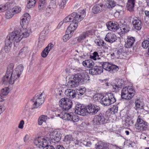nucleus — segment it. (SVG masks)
Segmentation results:
<instances>
[{"label":"nucleus","mask_w":149,"mask_h":149,"mask_svg":"<svg viewBox=\"0 0 149 149\" xmlns=\"http://www.w3.org/2000/svg\"><path fill=\"white\" fill-rule=\"evenodd\" d=\"M14 65L13 63L10 64L7 67L6 73L2 79L1 81L4 84L8 83L13 84L15 81L19 78L22 72L24 67L22 64H20L13 71Z\"/></svg>","instance_id":"1"},{"label":"nucleus","mask_w":149,"mask_h":149,"mask_svg":"<svg viewBox=\"0 0 149 149\" xmlns=\"http://www.w3.org/2000/svg\"><path fill=\"white\" fill-rule=\"evenodd\" d=\"M31 31L29 29H18L17 30L13 31L8 35L6 37L8 40L12 42L18 43L23 38H27L30 34Z\"/></svg>","instance_id":"2"},{"label":"nucleus","mask_w":149,"mask_h":149,"mask_svg":"<svg viewBox=\"0 0 149 149\" xmlns=\"http://www.w3.org/2000/svg\"><path fill=\"white\" fill-rule=\"evenodd\" d=\"M88 75L83 72L78 73L74 75L72 80H70L67 85L69 87L74 88L77 87L79 83L85 84L89 82Z\"/></svg>","instance_id":"3"},{"label":"nucleus","mask_w":149,"mask_h":149,"mask_svg":"<svg viewBox=\"0 0 149 149\" xmlns=\"http://www.w3.org/2000/svg\"><path fill=\"white\" fill-rule=\"evenodd\" d=\"M86 9H85L80 10L79 12L78 13H73L64 19L63 22H71L70 24V25L74 22V23L76 22L77 27L78 23L82 20L85 17L86 14Z\"/></svg>","instance_id":"4"},{"label":"nucleus","mask_w":149,"mask_h":149,"mask_svg":"<svg viewBox=\"0 0 149 149\" xmlns=\"http://www.w3.org/2000/svg\"><path fill=\"white\" fill-rule=\"evenodd\" d=\"M136 92L132 87L129 86L124 87L121 92V97L123 99L130 100L132 98Z\"/></svg>","instance_id":"5"},{"label":"nucleus","mask_w":149,"mask_h":149,"mask_svg":"<svg viewBox=\"0 0 149 149\" xmlns=\"http://www.w3.org/2000/svg\"><path fill=\"white\" fill-rule=\"evenodd\" d=\"M108 117L107 115L103 113H100L95 116L93 120V124L95 125H101L107 123Z\"/></svg>","instance_id":"6"},{"label":"nucleus","mask_w":149,"mask_h":149,"mask_svg":"<svg viewBox=\"0 0 149 149\" xmlns=\"http://www.w3.org/2000/svg\"><path fill=\"white\" fill-rule=\"evenodd\" d=\"M116 100L113 93H108L102 98L100 102L105 106H108L116 102Z\"/></svg>","instance_id":"7"},{"label":"nucleus","mask_w":149,"mask_h":149,"mask_svg":"<svg viewBox=\"0 0 149 149\" xmlns=\"http://www.w3.org/2000/svg\"><path fill=\"white\" fill-rule=\"evenodd\" d=\"M43 93L41 94H36L31 100L32 102L33 108L32 109L37 108L43 103L45 101V98L42 97Z\"/></svg>","instance_id":"8"},{"label":"nucleus","mask_w":149,"mask_h":149,"mask_svg":"<svg viewBox=\"0 0 149 149\" xmlns=\"http://www.w3.org/2000/svg\"><path fill=\"white\" fill-rule=\"evenodd\" d=\"M74 22L68 27L66 32V34L63 37V40L66 42L70 39L73 35L74 32L77 27V24Z\"/></svg>","instance_id":"9"},{"label":"nucleus","mask_w":149,"mask_h":149,"mask_svg":"<svg viewBox=\"0 0 149 149\" xmlns=\"http://www.w3.org/2000/svg\"><path fill=\"white\" fill-rule=\"evenodd\" d=\"M38 0H28L27 7L28 8H31L34 6ZM47 4L46 0H39L38 8L42 11L46 6Z\"/></svg>","instance_id":"10"},{"label":"nucleus","mask_w":149,"mask_h":149,"mask_svg":"<svg viewBox=\"0 0 149 149\" xmlns=\"http://www.w3.org/2000/svg\"><path fill=\"white\" fill-rule=\"evenodd\" d=\"M135 126L138 132H142L146 130L148 127V123L142 120L140 116H139Z\"/></svg>","instance_id":"11"},{"label":"nucleus","mask_w":149,"mask_h":149,"mask_svg":"<svg viewBox=\"0 0 149 149\" xmlns=\"http://www.w3.org/2000/svg\"><path fill=\"white\" fill-rule=\"evenodd\" d=\"M75 113L83 116L86 115V109L84 105L79 102L75 103V106L74 108Z\"/></svg>","instance_id":"12"},{"label":"nucleus","mask_w":149,"mask_h":149,"mask_svg":"<svg viewBox=\"0 0 149 149\" xmlns=\"http://www.w3.org/2000/svg\"><path fill=\"white\" fill-rule=\"evenodd\" d=\"M101 64H102V68L103 70L104 69L106 70L113 73L117 71L118 69V67L114 65L109 63L107 62H101Z\"/></svg>","instance_id":"13"},{"label":"nucleus","mask_w":149,"mask_h":149,"mask_svg":"<svg viewBox=\"0 0 149 149\" xmlns=\"http://www.w3.org/2000/svg\"><path fill=\"white\" fill-rule=\"evenodd\" d=\"M60 106L62 109L65 110H68L72 106V101L68 98H63L61 99L59 102Z\"/></svg>","instance_id":"14"},{"label":"nucleus","mask_w":149,"mask_h":149,"mask_svg":"<svg viewBox=\"0 0 149 149\" xmlns=\"http://www.w3.org/2000/svg\"><path fill=\"white\" fill-rule=\"evenodd\" d=\"M61 135L59 132L56 131H52L49 134V139L54 143H58L60 141Z\"/></svg>","instance_id":"15"},{"label":"nucleus","mask_w":149,"mask_h":149,"mask_svg":"<svg viewBox=\"0 0 149 149\" xmlns=\"http://www.w3.org/2000/svg\"><path fill=\"white\" fill-rule=\"evenodd\" d=\"M47 140L43 136L38 137L34 140L35 145L40 148H43L47 146Z\"/></svg>","instance_id":"16"},{"label":"nucleus","mask_w":149,"mask_h":149,"mask_svg":"<svg viewBox=\"0 0 149 149\" xmlns=\"http://www.w3.org/2000/svg\"><path fill=\"white\" fill-rule=\"evenodd\" d=\"M86 115L89 113L90 115H95L100 110L99 107L93 104H90L87 106Z\"/></svg>","instance_id":"17"},{"label":"nucleus","mask_w":149,"mask_h":149,"mask_svg":"<svg viewBox=\"0 0 149 149\" xmlns=\"http://www.w3.org/2000/svg\"><path fill=\"white\" fill-rule=\"evenodd\" d=\"M90 74L92 75H97L101 74L103 72V68L100 66L96 65L93 67L89 70Z\"/></svg>","instance_id":"18"},{"label":"nucleus","mask_w":149,"mask_h":149,"mask_svg":"<svg viewBox=\"0 0 149 149\" xmlns=\"http://www.w3.org/2000/svg\"><path fill=\"white\" fill-rule=\"evenodd\" d=\"M95 32L94 30H91L83 32L77 38V41L78 42H81V41L85 39L89 35H92L95 33Z\"/></svg>","instance_id":"19"},{"label":"nucleus","mask_w":149,"mask_h":149,"mask_svg":"<svg viewBox=\"0 0 149 149\" xmlns=\"http://www.w3.org/2000/svg\"><path fill=\"white\" fill-rule=\"evenodd\" d=\"M116 35L113 33H108L106 35L104 39L110 43H113L116 41L117 39Z\"/></svg>","instance_id":"20"},{"label":"nucleus","mask_w":149,"mask_h":149,"mask_svg":"<svg viewBox=\"0 0 149 149\" xmlns=\"http://www.w3.org/2000/svg\"><path fill=\"white\" fill-rule=\"evenodd\" d=\"M106 26L108 29L109 30L115 31L119 29V25L116 22H110L106 24Z\"/></svg>","instance_id":"21"},{"label":"nucleus","mask_w":149,"mask_h":149,"mask_svg":"<svg viewBox=\"0 0 149 149\" xmlns=\"http://www.w3.org/2000/svg\"><path fill=\"white\" fill-rule=\"evenodd\" d=\"M105 6V5H104L103 4H95L92 8V12L94 14L100 13L104 10Z\"/></svg>","instance_id":"22"},{"label":"nucleus","mask_w":149,"mask_h":149,"mask_svg":"<svg viewBox=\"0 0 149 149\" xmlns=\"http://www.w3.org/2000/svg\"><path fill=\"white\" fill-rule=\"evenodd\" d=\"M134 29L137 30H140L142 26V24L141 20L136 17H134L132 22Z\"/></svg>","instance_id":"23"},{"label":"nucleus","mask_w":149,"mask_h":149,"mask_svg":"<svg viewBox=\"0 0 149 149\" xmlns=\"http://www.w3.org/2000/svg\"><path fill=\"white\" fill-rule=\"evenodd\" d=\"M135 41V40L134 38L133 37L127 38V41L125 42V47L127 48L132 47Z\"/></svg>","instance_id":"24"},{"label":"nucleus","mask_w":149,"mask_h":149,"mask_svg":"<svg viewBox=\"0 0 149 149\" xmlns=\"http://www.w3.org/2000/svg\"><path fill=\"white\" fill-rule=\"evenodd\" d=\"M54 45L52 43H49L42 52V56L44 58H45L48 54L49 52L52 49Z\"/></svg>","instance_id":"25"},{"label":"nucleus","mask_w":149,"mask_h":149,"mask_svg":"<svg viewBox=\"0 0 149 149\" xmlns=\"http://www.w3.org/2000/svg\"><path fill=\"white\" fill-rule=\"evenodd\" d=\"M66 117L68 120L72 121L73 122H77L79 120V117L76 115H74L72 113L66 114Z\"/></svg>","instance_id":"26"},{"label":"nucleus","mask_w":149,"mask_h":149,"mask_svg":"<svg viewBox=\"0 0 149 149\" xmlns=\"http://www.w3.org/2000/svg\"><path fill=\"white\" fill-rule=\"evenodd\" d=\"M75 141L74 138H73L72 135L69 134L65 136L63 141L66 144L69 145V146H74V145L72 144V143Z\"/></svg>","instance_id":"27"},{"label":"nucleus","mask_w":149,"mask_h":149,"mask_svg":"<svg viewBox=\"0 0 149 149\" xmlns=\"http://www.w3.org/2000/svg\"><path fill=\"white\" fill-rule=\"evenodd\" d=\"M65 94L67 97L71 99L74 98L77 95L76 91L71 89H67L65 91Z\"/></svg>","instance_id":"28"},{"label":"nucleus","mask_w":149,"mask_h":149,"mask_svg":"<svg viewBox=\"0 0 149 149\" xmlns=\"http://www.w3.org/2000/svg\"><path fill=\"white\" fill-rule=\"evenodd\" d=\"M12 42L6 38L5 40L4 50L6 53H8L10 51L12 45Z\"/></svg>","instance_id":"29"},{"label":"nucleus","mask_w":149,"mask_h":149,"mask_svg":"<svg viewBox=\"0 0 149 149\" xmlns=\"http://www.w3.org/2000/svg\"><path fill=\"white\" fill-rule=\"evenodd\" d=\"M83 65L85 67L88 68H92L94 65V63L91 60H87L82 62Z\"/></svg>","instance_id":"30"},{"label":"nucleus","mask_w":149,"mask_h":149,"mask_svg":"<svg viewBox=\"0 0 149 149\" xmlns=\"http://www.w3.org/2000/svg\"><path fill=\"white\" fill-rule=\"evenodd\" d=\"M96 148L97 149H109L108 145L106 143L102 142L98 143Z\"/></svg>","instance_id":"31"},{"label":"nucleus","mask_w":149,"mask_h":149,"mask_svg":"<svg viewBox=\"0 0 149 149\" xmlns=\"http://www.w3.org/2000/svg\"><path fill=\"white\" fill-rule=\"evenodd\" d=\"M136 0H128L127 7L129 9H132L134 7Z\"/></svg>","instance_id":"32"},{"label":"nucleus","mask_w":149,"mask_h":149,"mask_svg":"<svg viewBox=\"0 0 149 149\" xmlns=\"http://www.w3.org/2000/svg\"><path fill=\"white\" fill-rule=\"evenodd\" d=\"M135 107L137 109H143L144 104L142 102H140L137 100L135 102Z\"/></svg>","instance_id":"33"},{"label":"nucleus","mask_w":149,"mask_h":149,"mask_svg":"<svg viewBox=\"0 0 149 149\" xmlns=\"http://www.w3.org/2000/svg\"><path fill=\"white\" fill-rule=\"evenodd\" d=\"M122 27L120 28V30L122 33H127L130 31V28L126 24H122Z\"/></svg>","instance_id":"34"},{"label":"nucleus","mask_w":149,"mask_h":149,"mask_svg":"<svg viewBox=\"0 0 149 149\" xmlns=\"http://www.w3.org/2000/svg\"><path fill=\"white\" fill-rule=\"evenodd\" d=\"M95 43L97 46H102L103 47H106V44L102 40H96L95 41Z\"/></svg>","instance_id":"35"},{"label":"nucleus","mask_w":149,"mask_h":149,"mask_svg":"<svg viewBox=\"0 0 149 149\" xmlns=\"http://www.w3.org/2000/svg\"><path fill=\"white\" fill-rule=\"evenodd\" d=\"M47 116L44 115H42L39 117L38 120V124L39 125L42 124L43 122H45L47 119Z\"/></svg>","instance_id":"36"},{"label":"nucleus","mask_w":149,"mask_h":149,"mask_svg":"<svg viewBox=\"0 0 149 149\" xmlns=\"http://www.w3.org/2000/svg\"><path fill=\"white\" fill-rule=\"evenodd\" d=\"M90 57L91 59L94 60H96L97 59H100L98 53L96 51L94 52L92 55H90Z\"/></svg>","instance_id":"37"},{"label":"nucleus","mask_w":149,"mask_h":149,"mask_svg":"<svg viewBox=\"0 0 149 149\" xmlns=\"http://www.w3.org/2000/svg\"><path fill=\"white\" fill-rule=\"evenodd\" d=\"M29 14L27 13L24 14V16H23L20 22L21 25H24L26 23V21L27 20L28 16H29Z\"/></svg>","instance_id":"38"},{"label":"nucleus","mask_w":149,"mask_h":149,"mask_svg":"<svg viewBox=\"0 0 149 149\" xmlns=\"http://www.w3.org/2000/svg\"><path fill=\"white\" fill-rule=\"evenodd\" d=\"M106 7L110 8L114 7L116 6V3L113 1H110L106 3Z\"/></svg>","instance_id":"39"},{"label":"nucleus","mask_w":149,"mask_h":149,"mask_svg":"<svg viewBox=\"0 0 149 149\" xmlns=\"http://www.w3.org/2000/svg\"><path fill=\"white\" fill-rule=\"evenodd\" d=\"M86 91V89L85 88H81L76 92L77 95L81 96L84 95Z\"/></svg>","instance_id":"40"},{"label":"nucleus","mask_w":149,"mask_h":149,"mask_svg":"<svg viewBox=\"0 0 149 149\" xmlns=\"http://www.w3.org/2000/svg\"><path fill=\"white\" fill-rule=\"evenodd\" d=\"M51 1L49 3V5L48 7L51 10H53L55 9L57 7L56 4V1L55 0H51Z\"/></svg>","instance_id":"41"},{"label":"nucleus","mask_w":149,"mask_h":149,"mask_svg":"<svg viewBox=\"0 0 149 149\" xmlns=\"http://www.w3.org/2000/svg\"><path fill=\"white\" fill-rule=\"evenodd\" d=\"M11 9L8 11H7L5 14V17L7 19H9L11 18L14 15Z\"/></svg>","instance_id":"42"},{"label":"nucleus","mask_w":149,"mask_h":149,"mask_svg":"<svg viewBox=\"0 0 149 149\" xmlns=\"http://www.w3.org/2000/svg\"><path fill=\"white\" fill-rule=\"evenodd\" d=\"M9 88L8 87H5L2 89L1 92L3 95H6L9 93Z\"/></svg>","instance_id":"43"},{"label":"nucleus","mask_w":149,"mask_h":149,"mask_svg":"<svg viewBox=\"0 0 149 149\" xmlns=\"http://www.w3.org/2000/svg\"><path fill=\"white\" fill-rule=\"evenodd\" d=\"M21 10V8L17 6L15 7L12 9H11V11L12 12L14 15L17 13H19Z\"/></svg>","instance_id":"44"},{"label":"nucleus","mask_w":149,"mask_h":149,"mask_svg":"<svg viewBox=\"0 0 149 149\" xmlns=\"http://www.w3.org/2000/svg\"><path fill=\"white\" fill-rule=\"evenodd\" d=\"M142 47L144 48H147L149 45V38L144 40L142 43Z\"/></svg>","instance_id":"45"},{"label":"nucleus","mask_w":149,"mask_h":149,"mask_svg":"<svg viewBox=\"0 0 149 149\" xmlns=\"http://www.w3.org/2000/svg\"><path fill=\"white\" fill-rule=\"evenodd\" d=\"M9 7V4L8 3H6L3 6H0L1 10V12H3L8 9Z\"/></svg>","instance_id":"46"},{"label":"nucleus","mask_w":149,"mask_h":149,"mask_svg":"<svg viewBox=\"0 0 149 149\" xmlns=\"http://www.w3.org/2000/svg\"><path fill=\"white\" fill-rule=\"evenodd\" d=\"M29 51L28 47L27 46H25L23 47L20 51L19 54H21L22 53L26 54Z\"/></svg>","instance_id":"47"},{"label":"nucleus","mask_w":149,"mask_h":149,"mask_svg":"<svg viewBox=\"0 0 149 149\" xmlns=\"http://www.w3.org/2000/svg\"><path fill=\"white\" fill-rule=\"evenodd\" d=\"M68 0H63L59 3V6L60 8L63 9L64 8Z\"/></svg>","instance_id":"48"},{"label":"nucleus","mask_w":149,"mask_h":149,"mask_svg":"<svg viewBox=\"0 0 149 149\" xmlns=\"http://www.w3.org/2000/svg\"><path fill=\"white\" fill-rule=\"evenodd\" d=\"M53 10H51L50 8H49L48 7H47L46 10V13H45V15L46 16H49L52 14V11Z\"/></svg>","instance_id":"49"},{"label":"nucleus","mask_w":149,"mask_h":149,"mask_svg":"<svg viewBox=\"0 0 149 149\" xmlns=\"http://www.w3.org/2000/svg\"><path fill=\"white\" fill-rule=\"evenodd\" d=\"M110 110L114 113H116L118 112V108L117 106L114 105L113 107L110 108Z\"/></svg>","instance_id":"50"},{"label":"nucleus","mask_w":149,"mask_h":149,"mask_svg":"<svg viewBox=\"0 0 149 149\" xmlns=\"http://www.w3.org/2000/svg\"><path fill=\"white\" fill-rule=\"evenodd\" d=\"M122 82H123L121 80L119 79L118 80L117 84H116L118 86V88H119L120 89L121 88L123 84Z\"/></svg>","instance_id":"51"},{"label":"nucleus","mask_w":149,"mask_h":149,"mask_svg":"<svg viewBox=\"0 0 149 149\" xmlns=\"http://www.w3.org/2000/svg\"><path fill=\"white\" fill-rule=\"evenodd\" d=\"M24 124V121L23 120H21L20 121V122L19 124L18 127L19 128H20L21 129H23V128Z\"/></svg>","instance_id":"52"},{"label":"nucleus","mask_w":149,"mask_h":149,"mask_svg":"<svg viewBox=\"0 0 149 149\" xmlns=\"http://www.w3.org/2000/svg\"><path fill=\"white\" fill-rule=\"evenodd\" d=\"M111 86L113 88L114 90V91L116 90H119L120 89L118 88V85L116 84H111Z\"/></svg>","instance_id":"53"},{"label":"nucleus","mask_w":149,"mask_h":149,"mask_svg":"<svg viewBox=\"0 0 149 149\" xmlns=\"http://www.w3.org/2000/svg\"><path fill=\"white\" fill-rule=\"evenodd\" d=\"M83 144L85 146L90 147L92 144V143L90 141H85Z\"/></svg>","instance_id":"54"},{"label":"nucleus","mask_w":149,"mask_h":149,"mask_svg":"<svg viewBox=\"0 0 149 149\" xmlns=\"http://www.w3.org/2000/svg\"><path fill=\"white\" fill-rule=\"evenodd\" d=\"M117 8H119L118 9H117L116 11L118 13H120L123 9V6H122L118 5L117 7Z\"/></svg>","instance_id":"55"},{"label":"nucleus","mask_w":149,"mask_h":149,"mask_svg":"<svg viewBox=\"0 0 149 149\" xmlns=\"http://www.w3.org/2000/svg\"><path fill=\"white\" fill-rule=\"evenodd\" d=\"M124 52V50L122 49H120L118 50L117 51L116 54L117 55H120L121 54Z\"/></svg>","instance_id":"56"},{"label":"nucleus","mask_w":149,"mask_h":149,"mask_svg":"<svg viewBox=\"0 0 149 149\" xmlns=\"http://www.w3.org/2000/svg\"><path fill=\"white\" fill-rule=\"evenodd\" d=\"M55 149H66L62 145H58L55 147Z\"/></svg>","instance_id":"57"},{"label":"nucleus","mask_w":149,"mask_h":149,"mask_svg":"<svg viewBox=\"0 0 149 149\" xmlns=\"http://www.w3.org/2000/svg\"><path fill=\"white\" fill-rule=\"evenodd\" d=\"M145 14L146 16L149 18V11L146 10L145 11Z\"/></svg>","instance_id":"58"},{"label":"nucleus","mask_w":149,"mask_h":149,"mask_svg":"<svg viewBox=\"0 0 149 149\" xmlns=\"http://www.w3.org/2000/svg\"><path fill=\"white\" fill-rule=\"evenodd\" d=\"M0 54L1 55H2V56H4L5 55V53L3 52V49H1L0 51Z\"/></svg>","instance_id":"59"},{"label":"nucleus","mask_w":149,"mask_h":149,"mask_svg":"<svg viewBox=\"0 0 149 149\" xmlns=\"http://www.w3.org/2000/svg\"><path fill=\"white\" fill-rule=\"evenodd\" d=\"M48 149H55L54 147L52 146L49 145L48 146Z\"/></svg>","instance_id":"60"},{"label":"nucleus","mask_w":149,"mask_h":149,"mask_svg":"<svg viewBox=\"0 0 149 149\" xmlns=\"http://www.w3.org/2000/svg\"><path fill=\"white\" fill-rule=\"evenodd\" d=\"M58 91L59 92V95H61V92H62V90L61 89H58Z\"/></svg>","instance_id":"61"},{"label":"nucleus","mask_w":149,"mask_h":149,"mask_svg":"<svg viewBox=\"0 0 149 149\" xmlns=\"http://www.w3.org/2000/svg\"><path fill=\"white\" fill-rule=\"evenodd\" d=\"M49 145H48L47 143V146H45V147H44L43 148V149H48V146Z\"/></svg>","instance_id":"62"},{"label":"nucleus","mask_w":149,"mask_h":149,"mask_svg":"<svg viewBox=\"0 0 149 149\" xmlns=\"http://www.w3.org/2000/svg\"><path fill=\"white\" fill-rule=\"evenodd\" d=\"M63 23L64 22H60L58 26H60L63 24Z\"/></svg>","instance_id":"63"},{"label":"nucleus","mask_w":149,"mask_h":149,"mask_svg":"<svg viewBox=\"0 0 149 149\" xmlns=\"http://www.w3.org/2000/svg\"><path fill=\"white\" fill-rule=\"evenodd\" d=\"M146 2L147 3V6L149 7V0H147Z\"/></svg>","instance_id":"64"}]
</instances>
